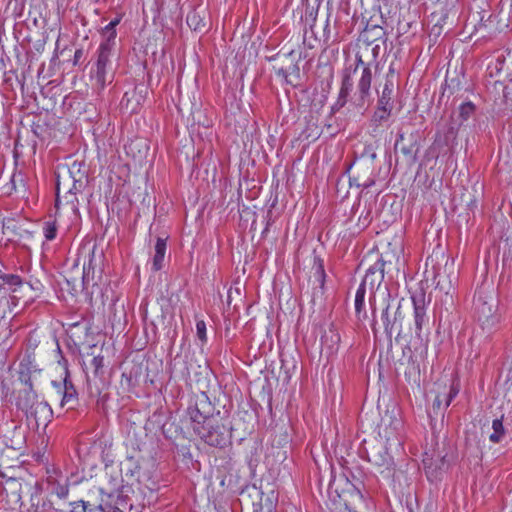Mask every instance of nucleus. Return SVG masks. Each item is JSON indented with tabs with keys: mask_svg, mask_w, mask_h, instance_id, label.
<instances>
[{
	"mask_svg": "<svg viewBox=\"0 0 512 512\" xmlns=\"http://www.w3.org/2000/svg\"><path fill=\"white\" fill-rule=\"evenodd\" d=\"M314 275H315L316 281L319 284V289L322 291L324 288L326 274L324 271V267L322 265V261L320 259L318 260V264L315 266V274Z\"/></svg>",
	"mask_w": 512,
	"mask_h": 512,
	"instance_id": "nucleus-37",
	"label": "nucleus"
},
{
	"mask_svg": "<svg viewBox=\"0 0 512 512\" xmlns=\"http://www.w3.org/2000/svg\"><path fill=\"white\" fill-rule=\"evenodd\" d=\"M372 328H373V330L375 331V320H373Z\"/></svg>",
	"mask_w": 512,
	"mask_h": 512,
	"instance_id": "nucleus-53",
	"label": "nucleus"
},
{
	"mask_svg": "<svg viewBox=\"0 0 512 512\" xmlns=\"http://www.w3.org/2000/svg\"><path fill=\"white\" fill-rule=\"evenodd\" d=\"M403 428V421L399 414H386L382 418L380 436L385 439V443L390 446H401L400 433Z\"/></svg>",
	"mask_w": 512,
	"mask_h": 512,
	"instance_id": "nucleus-9",
	"label": "nucleus"
},
{
	"mask_svg": "<svg viewBox=\"0 0 512 512\" xmlns=\"http://www.w3.org/2000/svg\"><path fill=\"white\" fill-rule=\"evenodd\" d=\"M48 488L51 494L56 495L59 499H66L69 494L68 479H57L53 476L47 478Z\"/></svg>",
	"mask_w": 512,
	"mask_h": 512,
	"instance_id": "nucleus-19",
	"label": "nucleus"
},
{
	"mask_svg": "<svg viewBox=\"0 0 512 512\" xmlns=\"http://www.w3.org/2000/svg\"><path fill=\"white\" fill-rule=\"evenodd\" d=\"M384 266L385 261L379 258L373 265H371L361 282L362 286L368 287L370 290L369 302L372 309V314L375 317L377 308V299L386 301L390 299V293L387 287H382L384 280Z\"/></svg>",
	"mask_w": 512,
	"mask_h": 512,
	"instance_id": "nucleus-5",
	"label": "nucleus"
},
{
	"mask_svg": "<svg viewBox=\"0 0 512 512\" xmlns=\"http://www.w3.org/2000/svg\"><path fill=\"white\" fill-rule=\"evenodd\" d=\"M72 506L70 512H104L102 505L92 507L88 502L77 501L70 503Z\"/></svg>",
	"mask_w": 512,
	"mask_h": 512,
	"instance_id": "nucleus-30",
	"label": "nucleus"
},
{
	"mask_svg": "<svg viewBox=\"0 0 512 512\" xmlns=\"http://www.w3.org/2000/svg\"><path fill=\"white\" fill-rule=\"evenodd\" d=\"M376 158V154L375 153H372L371 154V159L374 160Z\"/></svg>",
	"mask_w": 512,
	"mask_h": 512,
	"instance_id": "nucleus-52",
	"label": "nucleus"
},
{
	"mask_svg": "<svg viewBox=\"0 0 512 512\" xmlns=\"http://www.w3.org/2000/svg\"><path fill=\"white\" fill-rule=\"evenodd\" d=\"M39 372L40 370H38L36 366L32 364L31 361H22L19 364L18 381L23 387L20 388L19 390L30 389V391H35L34 383Z\"/></svg>",
	"mask_w": 512,
	"mask_h": 512,
	"instance_id": "nucleus-13",
	"label": "nucleus"
},
{
	"mask_svg": "<svg viewBox=\"0 0 512 512\" xmlns=\"http://www.w3.org/2000/svg\"><path fill=\"white\" fill-rule=\"evenodd\" d=\"M378 49H379L378 45L372 47L371 52L373 53L374 56L376 55Z\"/></svg>",
	"mask_w": 512,
	"mask_h": 512,
	"instance_id": "nucleus-49",
	"label": "nucleus"
},
{
	"mask_svg": "<svg viewBox=\"0 0 512 512\" xmlns=\"http://www.w3.org/2000/svg\"><path fill=\"white\" fill-rule=\"evenodd\" d=\"M411 300L414 308V332L416 337L421 340L423 330H429V316L427 315L424 293L413 295Z\"/></svg>",
	"mask_w": 512,
	"mask_h": 512,
	"instance_id": "nucleus-10",
	"label": "nucleus"
},
{
	"mask_svg": "<svg viewBox=\"0 0 512 512\" xmlns=\"http://www.w3.org/2000/svg\"><path fill=\"white\" fill-rule=\"evenodd\" d=\"M345 480L346 482H348V479L345 478V479H342L340 478L338 481L337 480H334L331 484H330V488H334L335 487V492L338 493V482H341ZM348 484V488L345 492L349 493L350 496L355 500V501H360V502H363V495L361 493V491L359 490V488H357L355 485L353 484H350V483H347Z\"/></svg>",
	"mask_w": 512,
	"mask_h": 512,
	"instance_id": "nucleus-29",
	"label": "nucleus"
},
{
	"mask_svg": "<svg viewBox=\"0 0 512 512\" xmlns=\"http://www.w3.org/2000/svg\"><path fill=\"white\" fill-rule=\"evenodd\" d=\"M404 135L399 134L395 143V149H399L400 152L406 157L409 164H414L417 160L418 145L415 141H410L408 145L402 144Z\"/></svg>",
	"mask_w": 512,
	"mask_h": 512,
	"instance_id": "nucleus-17",
	"label": "nucleus"
},
{
	"mask_svg": "<svg viewBox=\"0 0 512 512\" xmlns=\"http://www.w3.org/2000/svg\"><path fill=\"white\" fill-rule=\"evenodd\" d=\"M374 180L373 179H369L367 180L365 183L363 184H357V186H363L364 188H369L371 187L372 185H374Z\"/></svg>",
	"mask_w": 512,
	"mask_h": 512,
	"instance_id": "nucleus-45",
	"label": "nucleus"
},
{
	"mask_svg": "<svg viewBox=\"0 0 512 512\" xmlns=\"http://www.w3.org/2000/svg\"><path fill=\"white\" fill-rule=\"evenodd\" d=\"M186 22L188 26L194 31H201L203 28H205L203 19L196 12L189 13L186 17Z\"/></svg>",
	"mask_w": 512,
	"mask_h": 512,
	"instance_id": "nucleus-33",
	"label": "nucleus"
},
{
	"mask_svg": "<svg viewBox=\"0 0 512 512\" xmlns=\"http://www.w3.org/2000/svg\"><path fill=\"white\" fill-rule=\"evenodd\" d=\"M474 311L482 334L490 339L500 330L502 323L497 291L492 284L478 288L474 296Z\"/></svg>",
	"mask_w": 512,
	"mask_h": 512,
	"instance_id": "nucleus-2",
	"label": "nucleus"
},
{
	"mask_svg": "<svg viewBox=\"0 0 512 512\" xmlns=\"http://www.w3.org/2000/svg\"><path fill=\"white\" fill-rule=\"evenodd\" d=\"M493 432L489 435V440L493 443H500L505 435L506 430L503 425V417L496 418L492 421Z\"/></svg>",
	"mask_w": 512,
	"mask_h": 512,
	"instance_id": "nucleus-27",
	"label": "nucleus"
},
{
	"mask_svg": "<svg viewBox=\"0 0 512 512\" xmlns=\"http://www.w3.org/2000/svg\"><path fill=\"white\" fill-rule=\"evenodd\" d=\"M120 21L121 17H117L103 28L102 33L105 37V40L101 44H108L110 48H113L117 35L116 26L120 23Z\"/></svg>",
	"mask_w": 512,
	"mask_h": 512,
	"instance_id": "nucleus-25",
	"label": "nucleus"
},
{
	"mask_svg": "<svg viewBox=\"0 0 512 512\" xmlns=\"http://www.w3.org/2000/svg\"><path fill=\"white\" fill-rule=\"evenodd\" d=\"M475 112V105L472 102H465L459 107L461 121H467Z\"/></svg>",
	"mask_w": 512,
	"mask_h": 512,
	"instance_id": "nucleus-34",
	"label": "nucleus"
},
{
	"mask_svg": "<svg viewBox=\"0 0 512 512\" xmlns=\"http://www.w3.org/2000/svg\"><path fill=\"white\" fill-rule=\"evenodd\" d=\"M407 353L409 354L407 357H408V361L409 362H412V364H414V361H413V356H412V352H411V349L408 345L405 346V348L403 349V356L406 357ZM412 369L414 371H417L419 372V369L418 367H416L415 365H413Z\"/></svg>",
	"mask_w": 512,
	"mask_h": 512,
	"instance_id": "nucleus-42",
	"label": "nucleus"
},
{
	"mask_svg": "<svg viewBox=\"0 0 512 512\" xmlns=\"http://www.w3.org/2000/svg\"><path fill=\"white\" fill-rule=\"evenodd\" d=\"M321 343L330 353H334L338 350L340 343V334L336 327L331 324L327 330L324 331L321 336Z\"/></svg>",
	"mask_w": 512,
	"mask_h": 512,
	"instance_id": "nucleus-18",
	"label": "nucleus"
},
{
	"mask_svg": "<svg viewBox=\"0 0 512 512\" xmlns=\"http://www.w3.org/2000/svg\"><path fill=\"white\" fill-rule=\"evenodd\" d=\"M91 365L94 368L95 376H99L102 373V368L104 367V357L95 356L91 361Z\"/></svg>",
	"mask_w": 512,
	"mask_h": 512,
	"instance_id": "nucleus-40",
	"label": "nucleus"
},
{
	"mask_svg": "<svg viewBox=\"0 0 512 512\" xmlns=\"http://www.w3.org/2000/svg\"><path fill=\"white\" fill-rule=\"evenodd\" d=\"M15 406L24 414L27 425L33 429H38L40 425L46 427L53 416L50 405L40 400L37 392L30 389L15 391Z\"/></svg>",
	"mask_w": 512,
	"mask_h": 512,
	"instance_id": "nucleus-3",
	"label": "nucleus"
},
{
	"mask_svg": "<svg viewBox=\"0 0 512 512\" xmlns=\"http://www.w3.org/2000/svg\"><path fill=\"white\" fill-rule=\"evenodd\" d=\"M385 81H392V83H395L396 81V75H395V69L393 66V63H391L389 67V71L386 74Z\"/></svg>",
	"mask_w": 512,
	"mask_h": 512,
	"instance_id": "nucleus-43",
	"label": "nucleus"
},
{
	"mask_svg": "<svg viewBox=\"0 0 512 512\" xmlns=\"http://www.w3.org/2000/svg\"><path fill=\"white\" fill-rule=\"evenodd\" d=\"M112 49L108 46V44H100L98 48V55L96 61V70L93 75L97 88L99 90H103L106 86L107 81L111 82L112 80V71H111V56Z\"/></svg>",
	"mask_w": 512,
	"mask_h": 512,
	"instance_id": "nucleus-8",
	"label": "nucleus"
},
{
	"mask_svg": "<svg viewBox=\"0 0 512 512\" xmlns=\"http://www.w3.org/2000/svg\"><path fill=\"white\" fill-rule=\"evenodd\" d=\"M82 56V50L81 49H78L75 51V54H74V63L76 64L78 62V60L81 58Z\"/></svg>",
	"mask_w": 512,
	"mask_h": 512,
	"instance_id": "nucleus-46",
	"label": "nucleus"
},
{
	"mask_svg": "<svg viewBox=\"0 0 512 512\" xmlns=\"http://www.w3.org/2000/svg\"><path fill=\"white\" fill-rule=\"evenodd\" d=\"M443 320H444V315H443V313L441 312V313H440V316H439V321H440V322H442ZM445 321H449V322H450V320H449V315H448V314L446 315V319H445Z\"/></svg>",
	"mask_w": 512,
	"mask_h": 512,
	"instance_id": "nucleus-47",
	"label": "nucleus"
},
{
	"mask_svg": "<svg viewBox=\"0 0 512 512\" xmlns=\"http://www.w3.org/2000/svg\"><path fill=\"white\" fill-rule=\"evenodd\" d=\"M166 252V240L163 238H157L155 244V254L153 257V269L159 271L163 267V261Z\"/></svg>",
	"mask_w": 512,
	"mask_h": 512,
	"instance_id": "nucleus-23",
	"label": "nucleus"
},
{
	"mask_svg": "<svg viewBox=\"0 0 512 512\" xmlns=\"http://www.w3.org/2000/svg\"><path fill=\"white\" fill-rule=\"evenodd\" d=\"M94 257H95V250L93 249L89 253L88 262H84V265H83L82 281H83L84 285L89 283L90 278L91 279L94 278V273H95V264L93 263Z\"/></svg>",
	"mask_w": 512,
	"mask_h": 512,
	"instance_id": "nucleus-28",
	"label": "nucleus"
},
{
	"mask_svg": "<svg viewBox=\"0 0 512 512\" xmlns=\"http://www.w3.org/2000/svg\"><path fill=\"white\" fill-rule=\"evenodd\" d=\"M392 109H393V106L378 104L377 110L375 111L374 116H373V120L378 124H381L382 122L387 121L391 115Z\"/></svg>",
	"mask_w": 512,
	"mask_h": 512,
	"instance_id": "nucleus-31",
	"label": "nucleus"
},
{
	"mask_svg": "<svg viewBox=\"0 0 512 512\" xmlns=\"http://www.w3.org/2000/svg\"><path fill=\"white\" fill-rule=\"evenodd\" d=\"M196 333L197 337L202 343H206L207 334H206V323L203 320H198L196 322Z\"/></svg>",
	"mask_w": 512,
	"mask_h": 512,
	"instance_id": "nucleus-39",
	"label": "nucleus"
},
{
	"mask_svg": "<svg viewBox=\"0 0 512 512\" xmlns=\"http://www.w3.org/2000/svg\"><path fill=\"white\" fill-rule=\"evenodd\" d=\"M365 295H366V287L360 284L359 288L356 291L355 295V312L359 321L366 320L368 318L367 312L364 311L362 313L364 303H365Z\"/></svg>",
	"mask_w": 512,
	"mask_h": 512,
	"instance_id": "nucleus-24",
	"label": "nucleus"
},
{
	"mask_svg": "<svg viewBox=\"0 0 512 512\" xmlns=\"http://www.w3.org/2000/svg\"><path fill=\"white\" fill-rule=\"evenodd\" d=\"M394 88L395 83H392V81H385L383 84L382 91L380 93L378 92V104L393 106Z\"/></svg>",
	"mask_w": 512,
	"mask_h": 512,
	"instance_id": "nucleus-26",
	"label": "nucleus"
},
{
	"mask_svg": "<svg viewBox=\"0 0 512 512\" xmlns=\"http://www.w3.org/2000/svg\"><path fill=\"white\" fill-rule=\"evenodd\" d=\"M0 279L9 286L19 287L23 281L19 275L16 274H1Z\"/></svg>",
	"mask_w": 512,
	"mask_h": 512,
	"instance_id": "nucleus-36",
	"label": "nucleus"
},
{
	"mask_svg": "<svg viewBox=\"0 0 512 512\" xmlns=\"http://www.w3.org/2000/svg\"><path fill=\"white\" fill-rule=\"evenodd\" d=\"M384 316H386V314ZM384 318H385V333H386V335L389 338H391L392 332L395 329H398V336H400L402 333V320L404 318L401 302L396 301L394 303V312H393L392 320H388L387 317H384Z\"/></svg>",
	"mask_w": 512,
	"mask_h": 512,
	"instance_id": "nucleus-15",
	"label": "nucleus"
},
{
	"mask_svg": "<svg viewBox=\"0 0 512 512\" xmlns=\"http://www.w3.org/2000/svg\"><path fill=\"white\" fill-rule=\"evenodd\" d=\"M388 444L378 443L367 451L368 461L384 479L395 482L397 470L392 456L388 453Z\"/></svg>",
	"mask_w": 512,
	"mask_h": 512,
	"instance_id": "nucleus-6",
	"label": "nucleus"
},
{
	"mask_svg": "<svg viewBox=\"0 0 512 512\" xmlns=\"http://www.w3.org/2000/svg\"><path fill=\"white\" fill-rule=\"evenodd\" d=\"M188 415L193 425L205 423L210 419L220 416V411H215V407L211 403L205 392H200L195 396L194 404L188 407Z\"/></svg>",
	"mask_w": 512,
	"mask_h": 512,
	"instance_id": "nucleus-7",
	"label": "nucleus"
},
{
	"mask_svg": "<svg viewBox=\"0 0 512 512\" xmlns=\"http://www.w3.org/2000/svg\"><path fill=\"white\" fill-rule=\"evenodd\" d=\"M193 431L206 444L212 447L224 448L231 443L230 424L221 415L205 421L199 425H193Z\"/></svg>",
	"mask_w": 512,
	"mask_h": 512,
	"instance_id": "nucleus-4",
	"label": "nucleus"
},
{
	"mask_svg": "<svg viewBox=\"0 0 512 512\" xmlns=\"http://www.w3.org/2000/svg\"><path fill=\"white\" fill-rule=\"evenodd\" d=\"M385 35L384 29L379 25H367L364 30V36L371 41L381 39Z\"/></svg>",
	"mask_w": 512,
	"mask_h": 512,
	"instance_id": "nucleus-32",
	"label": "nucleus"
},
{
	"mask_svg": "<svg viewBox=\"0 0 512 512\" xmlns=\"http://www.w3.org/2000/svg\"><path fill=\"white\" fill-rule=\"evenodd\" d=\"M69 178L72 181V186L67 190L65 198L68 203L72 204L73 210H77L75 205V201H77L76 194L82 192V190L85 188V177L84 174H81L79 178H76L73 174V170H69Z\"/></svg>",
	"mask_w": 512,
	"mask_h": 512,
	"instance_id": "nucleus-16",
	"label": "nucleus"
},
{
	"mask_svg": "<svg viewBox=\"0 0 512 512\" xmlns=\"http://www.w3.org/2000/svg\"><path fill=\"white\" fill-rule=\"evenodd\" d=\"M7 484L11 486V488H17V487H21V482L16 479V478H10L8 481H7Z\"/></svg>",
	"mask_w": 512,
	"mask_h": 512,
	"instance_id": "nucleus-44",
	"label": "nucleus"
},
{
	"mask_svg": "<svg viewBox=\"0 0 512 512\" xmlns=\"http://www.w3.org/2000/svg\"><path fill=\"white\" fill-rule=\"evenodd\" d=\"M52 385L56 388L57 393L61 396V407L74 408L78 404L77 390L70 380L69 371L65 370V377L62 382L53 381Z\"/></svg>",
	"mask_w": 512,
	"mask_h": 512,
	"instance_id": "nucleus-12",
	"label": "nucleus"
},
{
	"mask_svg": "<svg viewBox=\"0 0 512 512\" xmlns=\"http://www.w3.org/2000/svg\"><path fill=\"white\" fill-rule=\"evenodd\" d=\"M356 66L353 69L354 75H359L357 82V92L349 100L348 97L353 88V80L350 74H345L342 80L341 88L335 103L331 106V114L335 115L341 109H347L349 117L362 116L370 100V88L372 82L371 62H365L362 55H356Z\"/></svg>",
	"mask_w": 512,
	"mask_h": 512,
	"instance_id": "nucleus-1",
	"label": "nucleus"
},
{
	"mask_svg": "<svg viewBox=\"0 0 512 512\" xmlns=\"http://www.w3.org/2000/svg\"><path fill=\"white\" fill-rule=\"evenodd\" d=\"M447 457L448 453L442 454V452H434L431 457L426 453L423 464L426 475L430 481L438 480L441 474L448 469L449 460Z\"/></svg>",
	"mask_w": 512,
	"mask_h": 512,
	"instance_id": "nucleus-11",
	"label": "nucleus"
},
{
	"mask_svg": "<svg viewBox=\"0 0 512 512\" xmlns=\"http://www.w3.org/2000/svg\"><path fill=\"white\" fill-rule=\"evenodd\" d=\"M5 193L11 194L13 191L17 193L24 194L26 191V182L24 174L19 172H14L11 175L9 183L5 186Z\"/></svg>",
	"mask_w": 512,
	"mask_h": 512,
	"instance_id": "nucleus-22",
	"label": "nucleus"
},
{
	"mask_svg": "<svg viewBox=\"0 0 512 512\" xmlns=\"http://www.w3.org/2000/svg\"><path fill=\"white\" fill-rule=\"evenodd\" d=\"M345 506H346V509H347L348 512H357L356 510L351 509L347 502L345 503Z\"/></svg>",
	"mask_w": 512,
	"mask_h": 512,
	"instance_id": "nucleus-50",
	"label": "nucleus"
},
{
	"mask_svg": "<svg viewBox=\"0 0 512 512\" xmlns=\"http://www.w3.org/2000/svg\"><path fill=\"white\" fill-rule=\"evenodd\" d=\"M188 354H177L172 363V369L173 371L178 374L180 377L187 379L190 377V368L188 366Z\"/></svg>",
	"mask_w": 512,
	"mask_h": 512,
	"instance_id": "nucleus-20",
	"label": "nucleus"
},
{
	"mask_svg": "<svg viewBox=\"0 0 512 512\" xmlns=\"http://www.w3.org/2000/svg\"><path fill=\"white\" fill-rule=\"evenodd\" d=\"M395 302H396V300L392 299L391 297L389 300L382 301L383 309H382V313H381V320L383 322L384 327H385V318H384L385 313H386V317L388 320L393 319V315H391L390 310L394 308Z\"/></svg>",
	"mask_w": 512,
	"mask_h": 512,
	"instance_id": "nucleus-35",
	"label": "nucleus"
},
{
	"mask_svg": "<svg viewBox=\"0 0 512 512\" xmlns=\"http://www.w3.org/2000/svg\"><path fill=\"white\" fill-rule=\"evenodd\" d=\"M43 229L47 240L51 241L56 237L57 228L54 222H46Z\"/></svg>",
	"mask_w": 512,
	"mask_h": 512,
	"instance_id": "nucleus-38",
	"label": "nucleus"
},
{
	"mask_svg": "<svg viewBox=\"0 0 512 512\" xmlns=\"http://www.w3.org/2000/svg\"><path fill=\"white\" fill-rule=\"evenodd\" d=\"M39 127H40V126H39V125H37V126H36V128H33V132H34V134H35V135H37V136L39 135V134H38V129H37V128H39Z\"/></svg>",
	"mask_w": 512,
	"mask_h": 512,
	"instance_id": "nucleus-51",
	"label": "nucleus"
},
{
	"mask_svg": "<svg viewBox=\"0 0 512 512\" xmlns=\"http://www.w3.org/2000/svg\"><path fill=\"white\" fill-rule=\"evenodd\" d=\"M56 189H57V199H58L59 198V194H60V189H61V182L60 181L57 182Z\"/></svg>",
	"mask_w": 512,
	"mask_h": 512,
	"instance_id": "nucleus-48",
	"label": "nucleus"
},
{
	"mask_svg": "<svg viewBox=\"0 0 512 512\" xmlns=\"http://www.w3.org/2000/svg\"><path fill=\"white\" fill-rule=\"evenodd\" d=\"M87 386L90 397L97 398L101 395V389L97 385L93 386L89 380Z\"/></svg>",
	"mask_w": 512,
	"mask_h": 512,
	"instance_id": "nucleus-41",
	"label": "nucleus"
},
{
	"mask_svg": "<svg viewBox=\"0 0 512 512\" xmlns=\"http://www.w3.org/2000/svg\"><path fill=\"white\" fill-rule=\"evenodd\" d=\"M31 501V512H64L63 509L55 507L51 500L38 495L32 496Z\"/></svg>",
	"mask_w": 512,
	"mask_h": 512,
	"instance_id": "nucleus-21",
	"label": "nucleus"
},
{
	"mask_svg": "<svg viewBox=\"0 0 512 512\" xmlns=\"http://www.w3.org/2000/svg\"><path fill=\"white\" fill-rule=\"evenodd\" d=\"M459 390L457 387L451 385L449 390L442 394L436 395L433 404H432V412L435 415L443 413V411L450 405L451 401L457 396Z\"/></svg>",
	"mask_w": 512,
	"mask_h": 512,
	"instance_id": "nucleus-14",
	"label": "nucleus"
}]
</instances>
